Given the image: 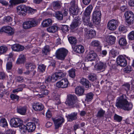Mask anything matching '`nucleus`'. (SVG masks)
<instances>
[{"label":"nucleus","mask_w":134,"mask_h":134,"mask_svg":"<svg viewBox=\"0 0 134 134\" xmlns=\"http://www.w3.org/2000/svg\"><path fill=\"white\" fill-rule=\"evenodd\" d=\"M52 4L54 8H60L62 7L61 4L58 1L53 2Z\"/></svg>","instance_id":"nucleus-47"},{"label":"nucleus","mask_w":134,"mask_h":134,"mask_svg":"<svg viewBox=\"0 0 134 134\" xmlns=\"http://www.w3.org/2000/svg\"><path fill=\"white\" fill-rule=\"evenodd\" d=\"M97 55L94 51H91L86 53V58L88 61H92L94 60Z\"/></svg>","instance_id":"nucleus-11"},{"label":"nucleus","mask_w":134,"mask_h":134,"mask_svg":"<svg viewBox=\"0 0 134 134\" xmlns=\"http://www.w3.org/2000/svg\"><path fill=\"white\" fill-rule=\"evenodd\" d=\"M100 42L97 40H93L91 42V45L93 47H97L99 46Z\"/></svg>","instance_id":"nucleus-40"},{"label":"nucleus","mask_w":134,"mask_h":134,"mask_svg":"<svg viewBox=\"0 0 134 134\" xmlns=\"http://www.w3.org/2000/svg\"><path fill=\"white\" fill-rule=\"evenodd\" d=\"M128 99V98L125 95L119 96L116 100V106L118 108L125 110H130L132 108L133 105L132 103L127 100Z\"/></svg>","instance_id":"nucleus-1"},{"label":"nucleus","mask_w":134,"mask_h":134,"mask_svg":"<svg viewBox=\"0 0 134 134\" xmlns=\"http://www.w3.org/2000/svg\"><path fill=\"white\" fill-rule=\"evenodd\" d=\"M92 9H86L84 12L83 16L90 17V14Z\"/></svg>","instance_id":"nucleus-46"},{"label":"nucleus","mask_w":134,"mask_h":134,"mask_svg":"<svg viewBox=\"0 0 134 134\" xmlns=\"http://www.w3.org/2000/svg\"><path fill=\"white\" fill-rule=\"evenodd\" d=\"M7 50V47L5 46L0 47V54H2L5 53Z\"/></svg>","instance_id":"nucleus-53"},{"label":"nucleus","mask_w":134,"mask_h":134,"mask_svg":"<svg viewBox=\"0 0 134 134\" xmlns=\"http://www.w3.org/2000/svg\"><path fill=\"white\" fill-rule=\"evenodd\" d=\"M117 63L121 66H125L127 64V62L124 57L122 55L119 56L117 58Z\"/></svg>","instance_id":"nucleus-8"},{"label":"nucleus","mask_w":134,"mask_h":134,"mask_svg":"<svg viewBox=\"0 0 134 134\" xmlns=\"http://www.w3.org/2000/svg\"><path fill=\"white\" fill-rule=\"evenodd\" d=\"M72 48H73L74 52L78 53H82L84 51V47L81 45H76L74 48L72 47Z\"/></svg>","instance_id":"nucleus-22"},{"label":"nucleus","mask_w":134,"mask_h":134,"mask_svg":"<svg viewBox=\"0 0 134 134\" xmlns=\"http://www.w3.org/2000/svg\"><path fill=\"white\" fill-rule=\"evenodd\" d=\"M11 48L13 51L16 52L21 51L24 49V46L18 44L13 45L12 46Z\"/></svg>","instance_id":"nucleus-15"},{"label":"nucleus","mask_w":134,"mask_h":134,"mask_svg":"<svg viewBox=\"0 0 134 134\" xmlns=\"http://www.w3.org/2000/svg\"><path fill=\"white\" fill-rule=\"evenodd\" d=\"M69 27L66 25H63L62 27V30L64 33H66L68 31Z\"/></svg>","instance_id":"nucleus-58"},{"label":"nucleus","mask_w":134,"mask_h":134,"mask_svg":"<svg viewBox=\"0 0 134 134\" xmlns=\"http://www.w3.org/2000/svg\"><path fill=\"white\" fill-rule=\"evenodd\" d=\"M64 76V74L62 72H56L52 75V78L56 81L60 79Z\"/></svg>","instance_id":"nucleus-16"},{"label":"nucleus","mask_w":134,"mask_h":134,"mask_svg":"<svg viewBox=\"0 0 134 134\" xmlns=\"http://www.w3.org/2000/svg\"><path fill=\"white\" fill-rule=\"evenodd\" d=\"M62 86L63 88H67L68 86L69 82L66 79H64L62 80Z\"/></svg>","instance_id":"nucleus-45"},{"label":"nucleus","mask_w":134,"mask_h":134,"mask_svg":"<svg viewBox=\"0 0 134 134\" xmlns=\"http://www.w3.org/2000/svg\"><path fill=\"white\" fill-rule=\"evenodd\" d=\"M33 108L35 111H39L42 110L44 108L43 106L38 102L34 103L32 105Z\"/></svg>","instance_id":"nucleus-20"},{"label":"nucleus","mask_w":134,"mask_h":134,"mask_svg":"<svg viewBox=\"0 0 134 134\" xmlns=\"http://www.w3.org/2000/svg\"><path fill=\"white\" fill-rule=\"evenodd\" d=\"M81 24V21L77 18H75L70 25V29H73L76 27Z\"/></svg>","instance_id":"nucleus-18"},{"label":"nucleus","mask_w":134,"mask_h":134,"mask_svg":"<svg viewBox=\"0 0 134 134\" xmlns=\"http://www.w3.org/2000/svg\"><path fill=\"white\" fill-rule=\"evenodd\" d=\"M68 52V51L64 48H59L56 51V57L59 59L64 60Z\"/></svg>","instance_id":"nucleus-3"},{"label":"nucleus","mask_w":134,"mask_h":134,"mask_svg":"<svg viewBox=\"0 0 134 134\" xmlns=\"http://www.w3.org/2000/svg\"><path fill=\"white\" fill-rule=\"evenodd\" d=\"M22 120L18 118H14L11 119L10 121V125L13 127H17L23 122Z\"/></svg>","instance_id":"nucleus-7"},{"label":"nucleus","mask_w":134,"mask_h":134,"mask_svg":"<svg viewBox=\"0 0 134 134\" xmlns=\"http://www.w3.org/2000/svg\"><path fill=\"white\" fill-rule=\"evenodd\" d=\"M4 21L6 22H9L12 20V18L9 16H8L5 17L4 19Z\"/></svg>","instance_id":"nucleus-60"},{"label":"nucleus","mask_w":134,"mask_h":134,"mask_svg":"<svg viewBox=\"0 0 134 134\" xmlns=\"http://www.w3.org/2000/svg\"><path fill=\"white\" fill-rule=\"evenodd\" d=\"M132 70V67L130 66H128L124 69V72L127 73L131 72Z\"/></svg>","instance_id":"nucleus-54"},{"label":"nucleus","mask_w":134,"mask_h":134,"mask_svg":"<svg viewBox=\"0 0 134 134\" xmlns=\"http://www.w3.org/2000/svg\"><path fill=\"white\" fill-rule=\"evenodd\" d=\"M37 85L38 87L40 89H43L46 87V86L42 83L38 82L37 83Z\"/></svg>","instance_id":"nucleus-56"},{"label":"nucleus","mask_w":134,"mask_h":134,"mask_svg":"<svg viewBox=\"0 0 134 134\" xmlns=\"http://www.w3.org/2000/svg\"><path fill=\"white\" fill-rule=\"evenodd\" d=\"M128 38L130 40H134V31H132L129 34Z\"/></svg>","instance_id":"nucleus-55"},{"label":"nucleus","mask_w":134,"mask_h":134,"mask_svg":"<svg viewBox=\"0 0 134 134\" xmlns=\"http://www.w3.org/2000/svg\"><path fill=\"white\" fill-rule=\"evenodd\" d=\"M0 125L3 127H6L7 126V123L5 119L2 118L1 119L0 121Z\"/></svg>","instance_id":"nucleus-39"},{"label":"nucleus","mask_w":134,"mask_h":134,"mask_svg":"<svg viewBox=\"0 0 134 134\" xmlns=\"http://www.w3.org/2000/svg\"><path fill=\"white\" fill-rule=\"evenodd\" d=\"M114 119L118 122H120L122 120V118L119 115L115 114L114 116Z\"/></svg>","instance_id":"nucleus-49"},{"label":"nucleus","mask_w":134,"mask_h":134,"mask_svg":"<svg viewBox=\"0 0 134 134\" xmlns=\"http://www.w3.org/2000/svg\"><path fill=\"white\" fill-rule=\"evenodd\" d=\"M54 121L55 125V128L57 129L60 127L62 124L64 122V119L63 118L60 117L54 120Z\"/></svg>","instance_id":"nucleus-12"},{"label":"nucleus","mask_w":134,"mask_h":134,"mask_svg":"<svg viewBox=\"0 0 134 134\" xmlns=\"http://www.w3.org/2000/svg\"><path fill=\"white\" fill-rule=\"evenodd\" d=\"M58 27L55 26H53L47 29V31L50 33H54L57 31Z\"/></svg>","instance_id":"nucleus-32"},{"label":"nucleus","mask_w":134,"mask_h":134,"mask_svg":"<svg viewBox=\"0 0 134 134\" xmlns=\"http://www.w3.org/2000/svg\"><path fill=\"white\" fill-rule=\"evenodd\" d=\"M25 67L26 69H29L30 71H31L35 69L36 66L35 65L32 63H28L25 65Z\"/></svg>","instance_id":"nucleus-28"},{"label":"nucleus","mask_w":134,"mask_h":134,"mask_svg":"<svg viewBox=\"0 0 134 134\" xmlns=\"http://www.w3.org/2000/svg\"><path fill=\"white\" fill-rule=\"evenodd\" d=\"M106 67L105 63L99 62L95 65V68L98 71H103L105 70Z\"/></svg>","instance_id":"nucleus-10"},{"label":"nucleus","mask_w":134,"mask_h":134,"mask_svg":"<svg viewBox=\"0 0 134 134\" xmlns=\"http://www.w3.org/2000/svg\"><path fill=\"white\" fill-rule=\"evenodd\" d=\"M17 109L18 113L21 115H24L25 114L27 110V107L25 106L23 107H20L17 108Z\"/></svg>","instance_id":"nucleus-26"},{"label":"nucleus","mask_w":134,"mask_h":134,"mask_svg":"<svg viewBox=\"0 0 134 134\" xmlns=\"http://www.w3.org/2000/svg\"><path fill=\"white\" fill-rule=\"evenodd\" d=\"M28 21L31 27L36 26L37 25L38 22L34 18L30 19Z\"/></svg>","instance_id":"nucleus-31"},{"label":"nucleus","mask_w":134,"mask_h":134,"mask_svg":"<svg viewBox=\"0 0 134 134\" xmlns=\"http://www.w3.org/2000/svg\"><path fill=\"white\" fill-rule=\"evenodd\" d=\"M69 12L70 14L72 15H76L77 14L76 9H69Z\"/></svg>","instance_id":"nucleus-62"},{"label":"nucleus","mask_w":134,"mask_h":134,"mask_svg":"<svg viewBox=\"0 0 134 134\" xmlns=\"http://www.w3.org/2000/svg\"><path fill=\"white\" fill-rule=\"evenodd\" d=\"M75 70L74 69H71L69 71V76L72 78H74L75 76Z\"/></svg>","instance_id":"nucleus-42"},{"label":"nucleus","mask_w":134,"mask_h":134,"mask_svg":"<svg viewBox=\"0 0 134 134\" xmlns=\"http://www.w3.org/2000/svg\"><path fill=\"white\" fill-rule=\"evenodd\" d=\"M78 101L77 98L75 95L70 94L68 96V100L66 103L70 108L78 107L79 106Z\"/></svg>","instance_id":"nucleus-2"},{"label":"nucleus","mask_w":134,"mask_h":134,"mask_svg":"<svg viewBox=\"0 0 134 134\" xmlns=\"http://www.w3.org/2000/svg\"><path fill=\"white\" fill-rule=\"evenodd\" d=\"M101 13L99 11H94L93 14L92 21L95 24L98 25L100 23Z\"/></svg>","instance_id":"nucleus-4"},{"label":"nucleus","mask_w":134,"mask_h":134,"mask_svg":"<svg viewBox=\"0 0 134 134\" xmlns=\"http://www.w3.org/2000/svg\"><path fill=\"white\" fill-rule=\"evenodd\" d=\"M52 75L51 76H49L47 77L45 79V82L46 83H50L51 81H52L53 82L55 81V80H54V79L52 78Z\"/></svg>","instance_id":"nucleus-50"},{"label":"nucleus","mask_w":134,"mask_h":134,"mask_svg":"<svg viewBox=\"0 0 134 134\" xmlns=\"http://www.w3.org/2000/svg\"><path fill=\"white\" fill-rule=\"evenodd\" d=\"M119 53L117 51L113 49L111 50L110 52V54L111 56L113 58L115 57Z\"/></svg>","instance_id":"nucleus-41"},{"label":"nucleus","mask_w":134,"mask_h":134,"mask_svg":"<svg viewBox=\"0 0 134 134\" xmlns=\"http://www.w3.org/2000/svg\"><path fill=\"white\" fill-rule=\"evenodd\" d=\"M50 51V49L49 46H46L42 49V53L45 55H47L49 54Z\"/></svg>","instance_id":"nucleus-36"},{"label":"nucleus","mask_w":134,"mask_h":134,"mask_svg":"<svg viewBox=\"0 0 134 134\" xmlns=\"http://www.w3.org/2000/svg\"><path fill=\"white\" fill-rule=\"evenodd\" d=\"M77 112H74L66 116L68 121L71 122L74 120L77 119Z\"/></svg>","instance_id":"nucleus-19"},{"label":"nucleus","mask_w":134,"mask_h":134,"mask_svg":"<svg viewBox=\"0 0 134 134\" xmlns=\"http://www.w3.org/2000/svg\"><path fill=\"white\" fill-rule=\"evenodd\" d=\"M23 2L21 0H10L9 1L10 4H9V6L10 8H13L16 4Z\"/></svg>","instance_id":"nucleus-25"},{"label":"nucleus","mask_w":134,"mask_h":134,"mask_svg":"<svg viewBox=\"0 0 134 134\" xmlns=\"http://www.w3.org/2000/svg\"><path fill=\"white\" fill-rule=\"evenodd\" d=\"M17 13L19 15H25L26 13L31 14H33L37 11L35 9H17Z\"/></svg>","instance_id":"nucleus-5"},{"label":"nucleus","mask_w":134,"mask_h":134,"mask_svg":"<svg viewBox=\"0 0 134 134\" xmlns=\"http://www.w3.org/2000/svg\"><path fill=\"white\" fill-rule=\"evenodd\" d=\"M124 88L127 92L130 90V85L129 84L127 83L123 85Z\"/></svg>","instance_id":"nucleus-61"},{"label":"nucleus","mask_w":134,"mask_h":134,"mask_svg":"<svg viewBox=\"0 0 134 134\" xmlns=\"http://www.w3.org/2000/svg\"><path fill=\"white\" fill-rule=\"evenodd\" d=\"M80 82L82 85L85 86L86 88H90L91 86V84L88 80L84 78L80 79Z\"/></svg>","instance_id":"nucleus-13"},{"label":"nucleus","mask_w":134,"mask_h":134,"mask_svg":"<svg viewBox=\"0 0 134 134\" xmlns=\"http://www.w3.org/2000/svg\"><path fill=\"white\" fill-rule=\"evenodd\" d=\"M10 98L12 100H18L19 99V96L14 94H12L10 95Z\"/></svg>","instance_id":"nucleus-63"},{"label":"nucleus","mask_w":134,"mask_h":134,"mask_svg":"<svg viewBox=\"0 0 134 134\" xmlns=\"http://www.w3.org/2000/svg\"><path fill=\"white\" fill-rule=\"evenodd\" d=\"M119 30V31L123 33L126 32L127 31L125 27L123 25L120 26Z\"/></svg>","instance_id":"nucleus-57"},{"label":"nucleus","mask_w":134,"mask_h":134,"mask_svg":"<svg viewBox=\"0 0 134 134\" xmlns=\"http://www.w3.org/2000/svg\"><path fill=\"white\" fill-rule=\"evenodd\" d=\"M124 15L125 19L134 18V15L133 13L131 11L126 12L125 13Z\"/></svg>","instance_id":"nucleus-33"},{"label":"nucleus","mask_w":134,"mask_h":134,"mask_svg":"<svg viewBox=\"0 0 134 134\" xmlns=\"http://www.w3.org/2000/svg\"><path fill=\"white\" fill-rule=\"evenodd\" d=\"M75 93L79 96H82L83 94L85 91L84 89L81 86H77L75 89Z\"/></svg>","instance_id":"nucleus-23"},{"label":"nucleus","mask_w":134,"mask_h":134,"mask_svg":"<svg viewBox=\"0 0 134 134\" xmlns=\"http://www.w3.org/2000/svg\"><path fill=\"white\" fill-rule=\"evenodd\" d=\"M88 78L89 80L93 81L96 79V77L95 75H91L89 76Z\"/></svg>","instance_id":"nucleus-64"},{"label":"nucleus","mask_w":134,"mask_h":134,"mask_svg":"<svg viewBox=\"0 0 134 134\" xmlns=\"http://www.w3.org/2000/svg\"><path fill=\"white\" fill-rule=\"evenodd\" d=\"M106 38V41L109 45H111L115 43L116 37L114 36L111 35L108 36Z\"/></svg>","instance_id":"nucleus-21"},{"label":"nucleus","mask_w":134,"mask_h":134,"mask_svg":"<svg viewBox=\"0 0 134 134\" xmlns=\"http://www.w3.org/2000/svg\"><path fill=\"white\" fill-rule=\"evenodd\" d=\"M27 130L29 132H32L36 128L35 125L32 122H28L26 124Z\"/></svg>","instance_id":"nucleus-24"},{"label":"nucleus","mask_w":134,"mask_h":134,"mask_svg":"<svg viewBox=\"0 0 134 134\" xmlns=\"http://www.w3.org/2000/svg\"><path fill=\"white\" fill-rule=\"evenodd\" d=\"M126 22L129 25L133 24L134 23V18L125 19Z\"/></svg>","instance_id":"nucleus-52"},{"label":"nucleus","mask_w":134,"mask_h":134,"mask_svg":"<svg viewBox=\"0 0 134 134\" xmlns=\"http://www.w3.org/2000/svg\"><path fill=\"white\" fill-rule=\"evenodd\" d=\"M93 94L92 92H90L86 95L85 101H90L93 98Z\"/></svg>","instance_id":"nucleus-37"},{"label":"nucleus","mask_w":134,"mask_h":134,"mask_svg":"<svg viewBox=\"0 0 134 134\" xmlns=\"http://www.w3.org/2000/svg\"><path fill=\"white\" fill-rule=\"evenodd\" d=\"M25 86V84H22L19 85V87L18 88L13 90L12 92L13 93H17L18 92L22 91L23 88H24Z\"/></svg>","instance_id":"nucleus-38"},{"label":"nucleus","mask_w":134,"mask_h":134,"mask_svg":"<svg viewBox=\"0 0 134 134\" xmlns=\"http://www.w3.org/2000/svg\"><path fill=\"white\" fill-rule=\"evenodd\" d=\"M68 38L69 43L73 46L75 45L77 43V41L75 37L70 36Z\"/></svg>","instance_id":"nucleus-29"},{"label":"nucleus","mask_w":134,"mask_h":134,"mask_svg":"<svg viewBox=\"0 0 134 134\" xmlns=\"http://www.w3.org/2000/svg\"><path fill=\"white\" fill-rule=\"evenodd\" d=\"M75 2L74 1L71 2L70 3V8H78L77 5H75Z\"/></svg>","instance_id":"nucleus-59"},{"label":"nucleus","mask_w":134,"mask_h":134,"mask_svg":"<svg viewBox=\"0 0 134 134\" xmlns=\"http://www.w3.org/2000/svg\"><path fill=\"white\" fill-rule=\"evenodd\" d=\"M90 18L88 16H83V22L85 25L91 27L93 26V24L91 22H90Z\"/></svg>","instance_id":"nucleus-17"},{"label":"nucleus","mask_w":134,"mask_h":134,"mask_svg":"<svg viewBox=\"0 0 134 134\" xmlns=\"http://www.w3.org/2000/svg\"><path fill=\"white\" fill-rule=\"evenodd\" d=\"M23 27L25 29H29L31 27L28 21L23 23Z\"/></svg>","instance_id":"nucleus-51"},{"label":"nucleus","mask_w":134,"mask_h":134,"mask_svg":"<svg viewBox=\"0 0 134 134\" xmlns=\"http://www.w3.org/2000/svg\"><path fill=\"white\" fill-rule=\"evenodd\" d=\"M84 30L87 32L86 35L88 38H92L96 36V33L94 30H91L88 31V29L86 28Z\"/></svg>","instance_id":"nucleus-14"},{"label":"nucleus","mask_w":134,"mask_h":134,"mask_svg":"<svg viewBox=\"0 0 134 134\" xmlns=\"http://www.w3.org/2000/svg\"><path fill=\"white\" fill-rule=\"evenodd\" d=\"M42 24L44 27H47L52 25V20L50 19H46L43 20Z\"/></svg>","instance_id":"nucleus-27"},{"label":"nucleus","mask_w":134,"mask_h":134,"mask_svg":"<svg viewBox=\"0 0 134 134\" xmlns=\"http://www.w3.org/2000/svg\"><path fill=\"white\" fill-rule=\"evenodd\" d=\"M55 16L58 20H62L63 18V13L61 12L58 11L55 13Z\"/></svg>","instance_id":"nucleus-34"},{"label":"nucleus","mask_w":134,"mask_h":134,"mask_svg":"<svg viewBox=\"0 0 134 134\" xmlns=\"http://www.w3.org/2000/svg\"><path fill=\"white\" fill-rule=\"evenodd\" d=\"M118 26V22L117 20L113 19L108 22L107 24V27L110 30H115Z\"/></svg>","instance_id":"nucleus-6"},{"label":"nucleus","mask_w":134,"mask_h":134,"mask_svg":"<svg viewBox=\"0 0 134 134\" xmlns=\"http://www.w3.org/2000/svg\"><path fill=\"white\" fill-rule=\"evenodd\" d=\"M25 60V58L24 55L21 54L19 55L16 62L17 64H20L24 63Z\"/></svg>","instance_id":"nucleus-30"},{"label":"nucleus","mask_w":134,"mask_h":134,"mask_svg":"<svg viewBox=\"0 0 134 134\" xmlns=\"http://www.w3.org/2000/svg\"><path fill=\"white\" fill-rule=\"evenodd\" d=\"M105 111L103 110L102 109H100L98 112L97 116L99 118H101L103 117L105 114Z\"/></svg>","instance_id":"nucleus-44"},{"label":"nucleus","mask_w":134,"mask_h":134,"mask_svg":"<svg viewBox=\"0 0 134 134\" xmlns=\"http://www.w3.org/2000/svg\"><path fill=\"white\" fill-rule=\"evenodd\" d=\"M119 43V44L121 46H125L127 44V42L125 38L122 37L120 39Z\"/></svg>","instance_id":"nucleus-43"},{"label":"nucleus","mask_w":134,"mask_h":134,"mask_svg":"<svg viewBox=\"0 0 134 134\" xmlns=\"http://www.w3.org/2000/svg\"><path fill=\"white\" fill-rule=\"evenodd\" d=\"M46 68V66L43 64L39 65L38 67V70L40 72H43L44 71Z\"/></svg>","instance_id":"nucleus-48"},{"label":"nucleus","mask_w":134,"mask_h":134,"mask_svg":"<svg viewBox=\"0 0 134 134\" xmlns=\"http://www.w3.org/2000/svg\"><path fill=\"white\" fill-rule=\"evenodd\" d=\"M1 31L7 33L9 36H12L14 33V30L9 26L2 27L1 29Z\"/></svg>","instance_id":"nucleus-9"},{"label":"nucleus","mask_w":134,"mask_h":134,"mask_svg":"<svg viewBox=\"0 0 134 134\" xmlns=\"http://www.w3.org/2000/svg\"><path fill=\"white\" fill-rule=\"evenodd\" d=\"M18 127L20 129V132L21 133H23L25 132L27 130L26 126L23 124V122L21 123V124Z\"/></svg>","instance_id":"nucleus-35"}]
</instances>
